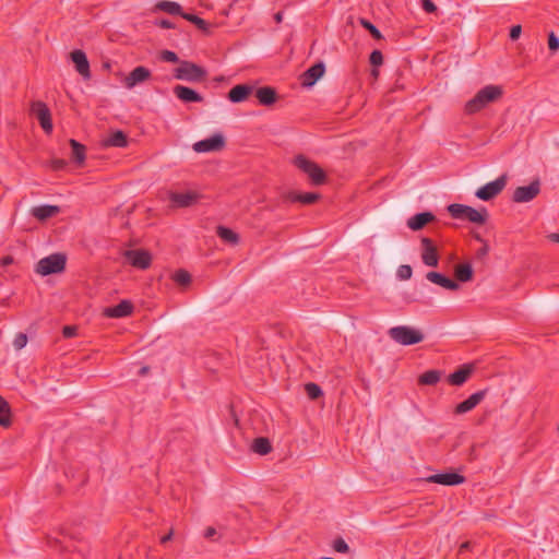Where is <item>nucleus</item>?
I'll list each match as a JSON object with an SVG mask.
<instances>
[{
	"label": "nucleus",
	"instance_id": "1",
	"mask_svg": "<svg viewBox=\"0 0 559 559\" xmlns=\"http://www.w3.org/2000/svg\"><path fill=\"white\" fill-rule=\"evenodd\" d=\"M503 94L502 87L499 85H486L479 90L475 96L465 104V112L474 115L489 104L497 102Z\"/></svg>",
	"mask_w": 559,
	"mask_h": 559
},
{
	"label": "nucleus",
	"instance_id": "2",
	"mask_svg": "<svg viewBox=\"0 0 559 559\" xmlns=\"http://www.w3.org/2000/svg\"><path fill=\"white\" fill-rule=\"evenodd\" d=\"M447 210L453 218L468 221L477 225H484L489 217L486 207L475 209L469 205L453 203L450 204Z\"/></svg>",
	"mask_w": 559,
	"mask_h": 559
},
{
	"label": "nucleus",
	"instance_id": "3",
	"mask_svg": "<svg viewBox=\"0 0 559 559\" xmlns=\"http://www.w3.org/2000/svg\"><path fill=\"white\" fill-rule=\"evenodd\" d=\"M389 336L395 343L409 346L418 344L424 341V333L415 328L408 325L393 326L388 331Z\"/></svg>",
	"mask_w": 559,
	"mask_h": 559
},
{
	"label": "nucleus",
	"instance_id": "4",
	"mask_svg": "<svg viewBox=\"0 0 559 559\" xmlns=\"http://www.w3.org/2000/svg\"><path fill=\"white\" fill-rule=\"evenodd\" d=\"M67 257L63 253H52L40 259L35 267L36 273L46 276L61 273L66 269Z\"/></svg>",
	"mask_w": 559,
	"mask_h": 559
},
{
	"label": "nucleus",
	"instance_id": "5",
	"mask_svg": "<svg viewBox=\"0 0 559 559\" xmlns=\"http://www.w3.org/2000/svg\"><path fill=\"white\" fill-rule=\"evenodd\" d=\"M206 74V70L197 63L190 61H180L179 67L175 69L174 76L177 80L197 83L204 81Z\"/></svg>",
	"mask_w": 559,
	"mask_h": 559
},
{
	"label": "nucleus",
	"instance_id": "6",
	"mask_svg": "<svg viewBox=\"0 0 559 559\" xmlns=\"http://www.w3.org/2000/svg\"><path fill=\"white\" fill-rule=\"evenodd\" d=\"M294 164L297 168L308 175L314 186H320L325 182V173L317 163L302 155H298L295 157Z\"/></svg>",
	"mask_w": 559,
	"mask_h": 559
},
{
	"label": "nucleus",
	"instance_id": "7",
	"mask_svg": "<svg viewBox=\"0 0 559 559\" xmlns=\"http://www.w3.org/2000/svg\"><path fill=\"white\" fill-rule=\"evenodd\" d=\"M507 185V175H501L496 180L478 188L475 195L483 201H490L496 198L504 189Z\"/></svg>",
	"mask_w": 559,
	"mask_h": 559
},
{
	"label": "nucleus",
	"instance_id": "8",
	"mask_svg": "<svg viewBox=\"0 0 559 559\" xmlns=\"http://www.w3.org/2000/svg\"><path fill=\"white\" fill-rule=\"evenodd\" d=\"M226 145L225 138L222 133H215L212 136L198 141L193 144V151L197 153L219 152Z\"/></svg>",
	"mask_w": 559,
	"mask_h": 559
},
{
	"label": "nucleus",
	"instance_id": "9",
	"mask_svg": "<svg viewBox=\"0 0 559 559\" xmlns=\"http://www.w3.org/2000/svg\"><path fill=\"white\" fill-rule=\"evenodd\" d=\"M540 192L539 179L533 180L528 186L518 187L512 195L515 203H526L535 199Z\"/></svg>",
	"mask_w": 559,
	"mask_h": 559
},
{
	"label": "nucleus",
	"instance_id": "10",
	"mask_svg": "<svg viewBox=\"0 0 559 559\" xmlns=\"http://www.w3.org/2000/svg\"><path fill=\"white\" fill-rule=\"evenodd\" d=\"M31 112L36 116L40 127L46 133H50L52 131L50 110L45 103L40 100L33 102L31 104Z\"/></svg>",
	"mask_w": 559,
	"mask_h": 559
},
{
	"label": "nucleus",
	"instance_id": "11",
	"mask_svg": "<svg viewBox=\"0 0 559 559\" xmlns=\"http://www.w3.org/2000/svg\"><path fill=\"white\" fill-rule=\"evenodd\" d=\"M123 255L134 267L145 270L151 265L152 257L145 250H126Z\"/></svg>",
	"mask_w": 559,
	"mask_h": 559
},
{
	"label": "nucleus",
	"instance_id": "12",
	"mask_svg": "<svg viewBox=\"0 0 559 559\" xmlns=\"http://www.w3.org/2000/svg\"><path fill=\"white\" fill-rule=\"evenodd\" d=\"M421 260L425 265L436 267L438 266L439 257L437 252V247L432 242L430 238L424 237L421 238Z\"/></svg>",
	"mask_w": 559,
	"mask_h": 559
},
{
	"label": "nucleus",
	"instance_id": "13",
	"mask_svg": "<svg viewBox=\"0 0 559 559\" xmlns=\"http://www.w3.org/2000/svg\"><path fill=\"white\" fill-rule=\"evenodd\" d=\"M428 483L440 484L444 486H456L465 481V477L461 474L449 472L430 475L426 478Z\"/></svg>",
	"mask_w": 559,
	"mask_h": 559
},
{
	"label": "nucleus",
	"instance_id": "14",
	"mask_svg": "<svg viewBox=\"0 0 559 559\" xmlns=\"http://www.w3.org/2000/svg\"><path fill=\"white\" fill-rule=\"evenodd\" d=\"M200 195L193 191L170 192L169 200L175 207H190L195 204Z\"/></svg>",
	"mask_w": 559,
	"mask_h": 559
},
{
	"label": "nucleus",
	"instance_id": "15",
	"mask_svg": "<svg viewBox=\"0 0 559 559\" xmlns=\"http://www.w3.org/2000/svg\"><path fill=\"white\" fill-rule=\"evenodd\" d=\"M151 78V71L142 66L134 68L123 80L127 88L131 90L135 85L147 81Z\"/></svg>",
	"mask_w": 559,
	"mask_h": 559
},
{
	"label": "nucleus",
	"instance_id": "16",
	"mask_svg": "<svg viewBox=\"0 0 559 559\" xmlns=\"http://www.w3.org/2000/svg\"><path fill=\"white\" fill-rule=\"evenodd\" d=\"M325 67L323 62H318L306 70L301 76V85L304 87H311L316 84V82L324 74Z\"/></svg>",
	"mask_w": 559,
	"mask_h": 559
},
{
	"label": "nucleus",
	"instance_id": "17",
	"mask_svg": "<svg viewBox=\"0 0 559 559\" xmlns=\"http://www.w3.org/2000/svg\"><path fill=\"white\" fill-rule=\"evenodd\" d=\"M487 392L488 390L485 389L473 393L465 401L455 406L454 413L461 415L472 411L485 399Z\"/></svg>",
	"mask_w": 559,
	"mask_h": 559
},
{
	"label": "nucleus",
	"instance_id": "18",
	"mask_svg": "<svg viewBox=\"0 0 559 559\" xmlns=\"http://www.w3.org/2000/svg\"><path fill=\"white\" fill-rule=\"evenodd\" d=\"M70 58L75 66V70L85 79L91 78L90 62L83 50L76 49L70 53Z\"/></svg>",
	"mask_w": 559,
	"mask_h": 559
},
{
	"label": "nucleus",
	"instance_id": "19",
	"mask_svg": "<svg viewBox=\"0 0 559 559\" xmlns=\"http://www.w3.org/2000/svg\"><path fill=\"white\" fill-rule=\"evenodd\" d=\"M133 305L129 300H121L114 307L105 308L104 316L107 318H124L132 313Z\"/></svg>",
	"mask_w": 559,
	"mask_h": 559
},
{
	"label": "nucleus",
	"instance_id": "20",
	"mask_svg": "<svg viewBox=\"0 0 559 559\" xmlns=\"http://www.w3.org/2000/svg\"><path fill=\"white\" fill-rule=\"evenodd\" d=\"M474 371V366L471 364L463 365L456 371L452 372L448 377V382L451 385L461 386L463 385Z\"/></svg>",
	"mask_w": 559,
	"mask_h": 559
},
{
	"label": "nucleus",
	"instance_id": "21",
	"mask_svg": "<svg viewBox=\"0 0 559 559\" xmlns=\"http://www.w3.org/2000/svg\"><path fill=\"white\" fill-rule=\"evenodd\" d=\"M436 216L431 212H421L409 217L406 225L409 229L417 231L423 229L427 224L433 222Z\"/></svg>",
	"mask_w": 559,
	"mask_h": 559
},
{
	"label": "nucleus",
	"instance_id": "22",
	"mask_svg": "<svg viewBox=\"0 0 559 559\" xmlns=\"http://www.w3.org/2000/svg\"><path fill=\"white\" fill-rule=\"evenodd\" d=\"M128 136L121 130H116L109 133L106 138H104L100 142L103 147H126L128 146Z\"/></svg>",
	"mask_w": 559,
	"mask_h": 559
},
{
	"label": "nucleus",
	"instance_id": "23",
	"mask_svg": "<svg viewBox=\"0 0 559 559\" xmlns=\"http://www.w3.org/2000/svg\"><path fill=\"white\" fill-rule=\"evenodd\" d=\"M426 278L429 282L449 290H457L460 288V284L456 281H453L439 272H428L426 274Z\"/></svg>",
	"mask_w": 559,
	"mask_h": 559
},
{
	"label": "nucleus",
	"instance_id": "24",
	"mask_svg": "<svg viewBox=\"0 0 559 559\" xmlns=\"http://www.w3.org/2000/svg\"><path fill=\"white\" fill-rule=\"evenodd\" d=\"M174 94L183 103H201L203 97L194 90L183 86L176 85L174 87Z\"/></svg>",
	"mask_w": 559,
	"mask_h": 559
},
{
	"label": "nucleus",
	"instance_id": "25",
	"mask_svg": "<svg viewBox=\"0 0 559 559\" xmlns=\"http://www.w3.org/2000/svg\"><path fill=\"white\" fill-rule=\"evenodd\" d=\"M253 87L247 84H238L228 92V99L231 103H241L252 93Z\"/></svg>",
	"mask_w": 559,
	"mask_h": 559
},
{
	"label": "nucleus",
	"instance_id": "26",
	"mask_svg": "<svg viewBox=\"0 0 559 559\" xmlns=\"http://www.w3.org/2000/svg\"><path fill=\"white\" fill-rule=\"evenodd\" d=\"M255 97L261 105L271 106L276 102L277 93L275 88L271 86H262L255 91Z\"/></svg>",
	"mask_w": 559,
	"mask_h": 559
},
{
	"label": "nucleus",
	"instance_id": "27",
	"mask_svg": "<svg viewBox=\"0 0 559 559\" xmlns=\"http://www.w3.org/2000/svg\"><path fill=\"white\" fill-rule=\"evenodd\" d=\"M60 212L57 205H39L32 209V215L39 221H46Z\"/></svg>",
	"mask_w": 559,
	"mask_h": 559
},
{
	"label": "nucleus",
	"instance_id": "28",
	"mask_svg": "<svg viewBox=\"0 0 559 559\" xmlns=\"http://www.w3.org/2000/svg\"><path fill=\"white\" fill-rule=\"evenodd\" d=\"M320 199L319 193L314 192H306V193H297V192H288L285 195V200L289 202H300L302 204H312Z\"/></svg>",
	"mask_w": 559,
	"mask_h": 559
},
{
	"label": "nucleus",
	"instance_id": "29",
	"mask_svg": "<svg viewBox=\"0 0 559 559\" xmlns=\"http://www.w3.org/2000/svg\"><path fill=\"white\" fill-rule=\"evenodd\" d=\"M69 144L72 148L71 157L73 162L76 163L78 165H82L85 160V146L74 139L69 140Z\"/></svg>",
	"mask_w": 559,
	"mask_h": 559
},
{
	"label": "nucleus",
	"instance_id": "30",
	"mask_svg": "<svg viewBox=\"0 0 559 559\" xmlns=\"http://www.w3.org/2000/svg\"><path fill=\"white\" fill-rule=\"evenodd\" d=\"M251 450L260 455H266L272 451V444L267 438L259 437L253 440Z\"/></svg>",
	"mask_w": 559,
	"mask_h": 559
},
{
	"label": "nucleus",
	"instance_id": "31",
	"mask_svg": "<svg viewBox=\"0 0 559 559\" xmlns=\"http://www.w3.org/2000/svg\"><path fill=\"white\" fill-rule=\"evenodd\" d=\"M442 372L440 370L431 369L421 373L418 378V383L421 385H435L441 379Z\"/></svg>",
	"mask_w": 559,
	"mask_h": 559
},
{
	"label": "nucleus",
	"instance_id": "32",
	"mask_svg": "<svg viewBox=\"0 0 559 559\" xmlns=\"http://www.w3.org/2000/svg\"><path fill=\"white\" fill-rule=\"evenodd\" d=\"M156 8L163 12H166V13L173 14V15L182 16V14H183L181 5L178 2H174V1H167V0L159 1L156 4Z\"/></svg>",
	"mask_w": 559,
	"mask_h": 559
},
{
	"label": "nucleus",
	"instance_id": "33",
	"mask_svg": "<svg viewBox=\"0 0 559 559\" xmlns=\"http://www.w3.org/2000/svg\"><path fill=\"white\" fill-rule=\"evenodd\" d=\"M217 236L224 240L225 242L237 245L239 241V236L230 228L218 226L216 229Z\"/></svg>",
	"mask_w": 559,
	"mask_h": 559
},
{
	"label": "nucleus",
	"instance_id": "34",
	"mask_svg": "<svg viewBox=\"0 0 559 559\" xmlns=\"http://www.w3.org/2000/svg\"><path fill=\"white\" fill-rule=\"evenodd\" d=\"M455 277L459 282L462 283L469 282L473 278V269L471 264H459L455 267Z\"/></svg>",
	"mask_w": 559,
	"mask_h": 559
},
{
	"label": "nucleus",
	"instance_id": "35",
	"mask_svg": "<svg viewBox=\"0 0 559 559\" xmlns=\"http://www.w3.org/2000/svg\"><path fill=\"white\" fill-rule=\"evenodd\" d=\"M11 425V408L9 403L0 395V426L7 428Z\"/></svg>",
	"mask_w": 559,
	"mask_h": 559
},
{
	"label": "nucleus",
	"instance_id": "36",
	"mask_svg": "<svg viewBox=\"0 0 559 559\" xmlns=\"http://www.w3.org/2000/svg\"><path fill=\"white\" fill-rule=\"evenodd\" d=\"M185 20L191 22L192 24H194L199 29L203 31V32H207L209 29V24L205 20L199 17L198 15L195 14H192V13H186L183 12L182 16Z\"/></svg>",
	"mask_w": 559,
	"mask_h": 559
},
{
	"label": "nucleus",
	"instance_id": "37",
	"mask_svg": "<svg viewBox=\"0 0 559 559\" xmlns=\"http://www.w3.org/2000/svg\"><path fill=\"white\" fill-rule=\"evenodd\" d=\"M173 280L180 286H188L191 283V275L186 270H178L174 273Z\"/></svg>",
	"mask_w": 559,
	"mask_h": 559
},
{
	"label": "nucleus",
	"instance_id": "38",
	"mask_svg": "<svg viewBox=\"0 0 559 559\" xmlns=\"http://www.w3.org/2000/svg\"><path fill=\"white\" fill-rule=\"evenodd\" d=\"M359 24L365 29H367L374 39L380 40V39L383 38L381 32L370 21H368L367 19H364V17L359 19Z\"/></svg>",
	"mask_w": 559,
	"mask_h": 559
},
{
	"label": "nucleus",
	"instance_id": "39",
	"mask_svg": "<svg viewBox=\"0 0 559 559\" xmlns=\"http://www.w3.org/2000/svg\"><path fill=\"white\" fill-rule=\"evenodd\" d=\"M305 391H306L307 395L309 396V399H311V400H317L320 396H322V394H323L321 388L313 382L307 383L305 385Z\"/></svg>",
	"mask_w": 559,
	"mask_h": 559
},
{
	"label": "nucleus",
	"instance_id": "40",
	"mask_svg": "<svg viewBox=\"0 0 559 559\" xmlns=\"http://www.w3.org/2000/svg\"><path fill=\"white\" fill-rule=\"evenodd\" d=\"M412 274L413 270L408 264L400 265L396 273L397 277L402 281L409 280L412 277Z\"/></svg>",
	"mask_w": 559,
	"mask_h": 559
},
{
	"label": "nucleus",
	"instance_id": "41",
	"mask_svg": "<svg viewBox=\"0 0 559 559\" xmlns=\"http://www.w3.org/2000/svg\"><path fill=\"white\" fill-rule=\"evenodd\" d=\"M27 335L25 333H17L13 340V346L16 350H21L22 348H24L27 344Z\"/></svg>",
	"mask_w": 559,
	"mask_h": 559
},
{
	"label": "nucleus",
	"instance_id": "42",
	"mask_svg": "<svg viewBox=\"0 0 559 559\" xmlns=\"http://www.w3.org/2000/svg\"><path fill=\"white\" fill-rule=\"evenodd\" d=\"M333 549L337 552L345 554V552H348L349 547H348L347 543L342 537H338L333 542Z\"/></svg>",
	"mask_w": 559,
	"mask_h": 559
},
{
	"label": "nucleus",
	"instance_id": "43",
	"mask_svg": "<svg viewBox=\"0 0 559 559\" xmlns=\"http://www.w3.org/2000/svg\"><path fill=\"white\" fill-rule=\"evenodd\" d=\"M369 61L373 67H380L383 63V55L380 50H373L370 53Z\"/></svg>",
	"mask_w": 559,
	"mask_h": 559
},
{
	"label": "nucleus",
	"instance_id": "44",
	"mask_svg": "<svg viewBox=\"0 0 559 559\" xmlns=\"http://www.w3.org/2000/svg\"><path fill=\"white\" fill-rule=\"evenodd\" d=\"M160 59L166 62H180L177 53L171 50H163L160 52Z\"/></svg>",
	"mask_w": 559,
	"mask_h": 559
},
{
	"label": "nucleus",
	"instance_id": "45",
	"mask_svg": "<svg viewBox=\"0 0 559 559\" xmlns=\"http://www.w3.org/2000/svg\"><path fill=\"white\" fill-rule=\"evenodd\" d=\"M421 8L427 13H436L438 11L437 5L432 0H421Z\"/></svg>",
	"mask_w": 559,
	"mask_h": 559
},
{
	"label": "nucleus",
	"instance_id": "46",
	"mask_svg": "<svg viewBox=\"0 0 559 559\" xmlns=\"http://www.w3.org/2000/svg\"><path fill=\"white\" fill-rule=\"evenodd\" d=\"M67 162L61 158H53L50 160V167L52 170L59 171L66 168Z\"/></svg>",
	"mask_w": 559,
	"mask_h": 559
},
{
	"label": "nucleus",
	"instance_id": "47",
	"mask_svg": "<svg viewBox=\"0 0 559 559\" xmlns=\"http://www.w3.org/2000/svg\"><path fill=\"white\" fill-rule=\"evenodd\" d=\"M548 47L551 51H557L559 49V38L554 33L549 34Z\"/></svg>",
	"mask_w": 559,
	"mask_h": 559
},
{
	"label": "nucleus",
	"instance_id": "48",
	"mask_svg": "<svg viewBox=\"0 0 559 559\" xmlns=\"http://www.w3.org/2000/svg\"><path fill=\"white\" fill-rule=\"evenodd\" d=\"M76 326L74 325H66L63 326L62 329V335L66 337V338H70V337H73L76 335Z\"/></svg>",
	"mask_w": 559,
	"mask_h": 559
},
{
	"label": "nucleus",
	"instance_id": "49",
	"mask_svg": "<svg viewBox=\"0 0 559 559\" xmlns=\"http://www.w3.org/2000/svg\"><path fill=\"white\" fill-rule=\"evenodd\" d=\"M521 33H522L521 25H513L510 29V39L516 40L521 36Z\"/></svg>",
	"mask_w": 559,
	"mask_h": 559
},
{
	"label": "nucleus",
	"instance_id": "50",
	"mask_svg": "<svg viewBox=\"0 0 559 559\" xmlns=\"http://www.w3.org/2000/svg\"><path fill=\"white\" fill-rule=\"evenodd\" d=\"M156 24L162 27V28H165V29H169V28H174L175 25L171 21L167 20V19H162L159 21L156 22Z\"/></svg>",
	"mask_w": 559,
	"mask_h": 559
},
{
	"label": "nucleus",
	"instance_id": "51",
	"mask_svg": "<svg viewBox=\"0 0 559 559\" xmlns=\"http://www.w3.org/2000/svg\"><path fill=\"white\" fill-rule=\"evenodd\" d=\"M216 530L213 527V526H209L205 528L204 531V537L207 538V539H211L213 538L215 535H216Z\"/></svg>",
	"mask_w": 559,
	"mask_h": 559
},
{
	"label": "nucleus",
	"instance_id": "52",
	"mask_svg": "<svg viewBox=\"0 0 559 559\" xmlns=\"http://www.w3.org/2000/svg\"><path fill=\"white\" fill-rule=\"evenodd\" d=\"M489 246L488 243H484L483 247L477 251V255L479 258H483L488 254Z\"/></svg>",
	"mask_w": 559,
	"mask_h": 559
},
{
	"label": "nucleus",
	"instance_id": "53",
	"mask_svg": "<svg viewBox=\"0 0 559 559\" xmlns=\"http://www.w3.org/2000/svg\"><path fill=\"white\" fill-rule=\"evenodd\" d=\"M13 261H14V260H13V258H12L11 255H5V257H3V258L0 260V264H1L2 266H8V265L12 264V263H13Z\"/></svg>",
	"mask_w": 559,
	"mask_h": 559
},
{
	"label": "nucleus",
	"instance_id": "54",
	"mask_svg": "<svg viewBox=\"0 0 559 559\" xmlns=\"http://www.w3.org/2000/svg\"><path fill=\"white\" fill-rule=\"evenodd\" d=\"M471 546H472V543L471 542H464L461 544L460 548H459V552L460 554H463L465 551H468L471 549Z\"/></svg>",
	"mask_w": 559,
	"mask_h": 559
},
{
	"label": "nucleus",
	"instance_id": "55",
	"mask_svg": "<svg viewBox=\"0 0 559 559\" xmlns=\"http://www.w3.org/2000/svg\"><path fill=\"white\" fill-rule=\"evenodd\" d=\"M173 534H174L173 531H170L167 535L163 536L160 538V543L165 544V543L169 542L173 538Z\"/></svg>",
	"mask_w": 559,
	"mask_h": 559
},
{
	"label": "nucleus",
	"instance_id": "56",
	"mask_svg": "<svg viewBox=\"0 0 559 559\" xmlns=\"http://www.w3.org/2000/svg\"><path fill=\"white\" fill-rule=\"evenodd\" d=\"M274 20L276 23H281L283 21V12L275 13Z\"/></svg>",
	"mask_w": 559,
	"mask_h": 559
},
{
	"label": "nucleus",
	"instance_id": "57",
	"mask_svg": "<svg viewBox=\"0 0 559 559\" xmlns=\"http://www.w3.org/2000/svg\"><path fill=\"white\" fill-rule=\"evenodd\" d=\"M474 237L477 241L481 242L483 245L487 243L486 240L479 234H476Z\"/></svg>",
	"mask_w": 559,
	"mask_h": 559
},
{
	"label": "nucleus",
	"instance_id": "58",
	"mask_svg": "<svg viewBox=\"0 0 559 559\" xmlns=\"http://www.w3.org/2000/svg\"><path fill=\"white\" fill-rule=\"evenodd\" d=\"M550 239L555 242H559V233L558 234H551Z\"/></svg>",
	"mask_w": 559,
	"mask_h": 559
},
{
	"label": "nucleus",
	"instance_id": "59",
	"mask_svg": "<svg viewBox=\"0 0 559 559\" xmlns=\"http://www.w3.org/2000/svg\"><path fill=\"white\" fill-rule=\"evenodd\" d=\"M147 372H148V367H146V366H145V367H142V368L140 369V374H141V376H144V374H146Z\"/></svg>",
	"mask_w": 559,
	"mask_h": 559
},
{
	"label": "nucleus",
	"instance_id": "60",
	"mask_svg": "<svg viewBox=\"0 0 559 559\" xmlns=\"http://www.w3.org/2000/svg\"><path fill=\"white\" fill-rule=\"evenodd\" d=\"M372 76L377 78L379 75V71L377 69L371 70Z\"/></svg>",
	"mask_w": 559,
	"mask_h": 559
}]
</instances>
